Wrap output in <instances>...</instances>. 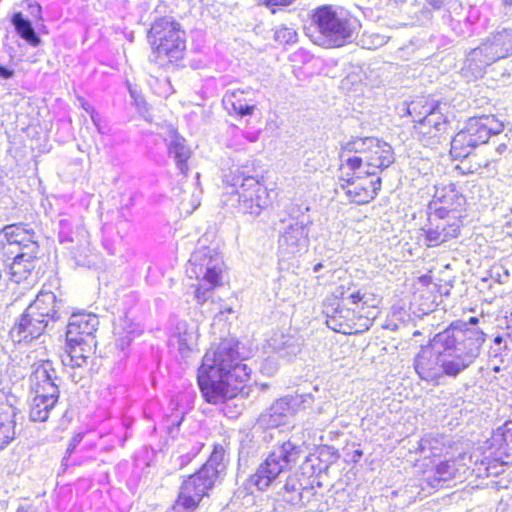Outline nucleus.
Wrapping results in <instances>:
<instances>
[{
  "instance_id": "f257e3e1",
  "label": "nucleus",
  "mask_w": 512,
  "mask_h": 512,
  "mask_svg": "<svg viewBox=\"0 0 512 512\" xmlns=\"http://www.w3.org/2000/svg\"><path fill=\"white\" fill-rule=\"evenodd\" d=\"M338 185L348 202L367 205L382 189L379 173L394 163L390 144L375 137H352L338 152Z\"/></svg>"
},
{
  "instance_id": "f03ea898",
  "label": "nucleus",
  "mask_w": 512,
  "mask_h": 512,
  "mask_svg": "<svg viewBox=\"0 0 512 512\" xmlns=\"http://www.w3.org/2000/svg\"><path fill=\"white\" fill-rule=\"evenodd\" d=\"M251 377L252 369L243 362L238 343L229 339H222L206 350L196 373L201 397L211 405L248 396Z\"/></svg>"
},
{
  "instance_id": "7ed1b4c3",
  "label": "nucleus",
  "mask_w": 512,
  "mask_h": 512,
  "mask_svg": "<svg viewBox=\"0 0 512 512\" xmlns=\"http://www.w3.org/2000/svg\"><path fill=\"white\" fill-rule=\"evenodd\" d=\"M150 48L149 60L161 69L176 70L183 67L187 53V33L174 17H157L146 33Z\"/></svg>"
},
{
  "instance_id": "20e7f679",
  "label": "nucleus",
  "mask_w": 512,
  "mask_h": 512,
  "mask_svg": "<svg viewBox=\"0 0 512 512\" xmlns=\"http://www.w3.org/2000/svg\"><path fill=\"white\" fill-rule=\"evenodd\" d=\"M484 334L479 330L466 327V323L451 324L437 336L441 351L440 372L443 376L456 377L469 367L476 358Z\"/></svg>"
},
{
  "instance_id": "39448f33",
  "label": "nucleus",
  "mask_w": 512,
  "mask_h": 512,
  "mask_svg": "<svg viewBox=\"0 0 512 512\" xmlns=\"http://www.w3.org/2000/svg\"><path fill=\"white\" fill-rule=\"evenodd\" d=\"M406 114L411 118V136L425 146L440 143L451 128L441 103L425 96L412 99L407 104Z\"/></svg>"
},
{
  "instance_id": "423d86ee",
  "label": "nucleus",
  "mask_w": 512,
  "mask_h": 512,
  "mask_svg": "<svg viewBox=\"0 0 512 512\" xmlns=\"http://www.w3.org/2000/svg\"><path fill=\"white\" fill-rule=\"evenodd\" d=\"M503 130L504 123L495 115L469 117L451 137L448 151L450 158L453 161L468 158L480 145L488 143L492 136L499 135Z\"/></svg>"
},
{
  "instance_id": "0eeeda50",
  "label": "nucleus",
  "mask_w": 512,
  "mask_h": 512,
  "mask_svg": "<svg viewBox=\"0 0 512 512\" xmlns=\"http://www.w3.org/2000/svg\"><path fill=\"white\" fill-rule=\"evenodd\" d=\"M225 264L221 257L211 251L194 255L188 262L186 276L191 284L194 299L203 305L211 300L214 291L224 285Z\"/></svg>"
},
{
  "instance_id": "6e6552de",
  "label": "nucleus",
  "mask_w": 512,
  "mask_h": 512,
  "mask_svg": "<svg viewBox=\"0 0 512 512\" xmlns=\"http://www.w3.org/2000/svg\"><path fill=\"white\" fill-rule=\"evenodd\" d=\"M300 456L301 450L296 444L290 440L282 442L277 449L269 452L255 471L248 476L247 489L251 493L266 491L278 481L282 473L298 462Z\"/></svg>"
},
{
  "instance_id": "1a4fd4ad",
  "label": "nucleus",
  "mask_w": 512,
  "mask_h": 512,
  "mask_svg": "<svg viewBox=\"0 0 512 512\" xmlns=\"http://www.w3.org/2000/svg\"><path fill=\"white\" fill-rule=\"evenodd\" d=\"M457 205L450 207L446 202L430 213L428 225L422 237L427 247H437L460 235L465 217L466 200L456 196Z\"/></svg>"
},
{
  "instance_id": "9d476101",
  "label": "nucleus",
  "mask_w": 512,
  "mask_h": 512,
  "mask_svg": "<svg viewBox=\"0 0 512 512\" xmlns=\"http://www.w3.org/2000/svg\"><path fill=\"white\" fill-rule=\"evenodd\" d=\"M225 195L237 197V208L244 215L259 216L271 205L269 190L264 177L235 176L233 182H225Z\"/></svg>"
},
{
  "instance_id": "9b49d317",
  "label": "nucleus",
  "mask_w": 512,
  "mask_h": 512,
  "mask_svg": "<svg viewBox=\"0 0 512 512\" xmlns=\"http://www.w3.org/2000/svg\"><path fill=\"white\" fill-rule=\"evenodd\" d=\"M311 23L330 47L344 46L353 34L350 19L331 4L315 8L311 13Z\"/></svg>"
},
{
  "instance_id": "f8f14e48",
  "label": "nucleus",
  "mask_w": 512,
  "mask_h": 512,
  "mask_svg": "<svg viewBox=\"0 0 512 512\" xmlns=\"http://www.w3.org/2000/svg\"><path fill=\"white\" fill-rule=\"evenodd\" d=\"M51 372H54V369L49 362L41 363L34 371V397L29 410L30 419L33 421H46L58 401L59 390Z\"/></svg>"
},
{
  "instance_id": "ddd939ff",
  "label": "nucleus",
  "mask_w": 512,
  "mask_h": 512,
  "mask_svg": "<svg viewBox=\"0 0 512 512\" xmlns=\"http://www.w3.org/2000/svg\"><path fill=\"white\" fill-rule=\"evenodd\" d=\"M340 294L345 311L351 314L355 320L365 324L366 330H368L376 310L381 305L382 297L372 287L358 286L354 282H350L347 287L341 285Z\"/></svg>"
},
{
  "instance_id": "4468645a",
  "label": "nucleus",
  "mask_w": 512,
  "mask_h": 512,
  "mask_svg": "<svg viewBox=\"0 0 512 512\" xmlns=\"http://www.w3.org/2000/svg\"><path fill=\"white\" fill-rule=\"evenodd\" d=\"M218 478L219 470L207 461L194 473L183 477L177 493L199 508L210 496Z\"/></svg>"
},
{
  "instance_id": "2eb2a0df",
  "label": "nucleus",
  "mask_w": 512,
  "mask_h": 512,
  "mask_svg": "<svg viewBox=\"0 0 512 512\" xmlns=\"http://www.w3.org/2000/svg\"><path fill=\"white\" fill-rule=\"evenodd\" d=\"M0 247L3 253L10 258L13 252H8L10 246L16 247V252H32L38 254L39 244L36 233L28 224H9L0 231Z\"/></svg>"
},
{
  "instance_id": "dca6fc26",
  "label": "nucleus",
  "mask_w": 512,
  "mask_h": 512,
  "mask_svg": "<svg viewBox=\"0 0 512 512\" xmlns=\"http://www.w3.org/2000/svg\"><path fill=\"white\" fill-rule=\"evenodd\" d=\"M439 361H441V351L436 342L419 351L414 362L415 371L422 380L439 385L441 379Z\"/></svg>"
},
{
  "instance_id": "f3484780",
  "label": "nucleus",
  "mask_w": 512,
  "mask_h": 512,
  "mask_svg": "<svg viewBox=\"0 0 512 512\" xmlns=\"http://www.w3.org/2000/svg\"><path fill=\"white\" fill-rule=\"evenodd\" d=\"M17 397L0 390V450L15 438V415Z\"/></svg>"
},
{
  "instance_id": "a211bd4d",
  "label": "nucleus",
  "mask_w": 512,
  "mask_h": 512,
  "mask_svg": "<svg viewBox=\"0 0 512 512\" xmlns=\"http://www.w3.org/2000/svg\"><path fill=\"white\" fill-rule=\"evenodd\" d=\"M98 317L89 312L74 313L67 325L66 337L79 341L97 342Z\"/></svg>"
},
{
  "instance_id": "6ab92c4d",
  "label": "nucleus",
  "mask_w": 512,
  "mask_h": 512,
  "mask_svg": "<svg viewBox=\"0 0 512 512\" xmlns=\"http://www.w3.org/2000/svg\"><path fill=\"white\" fill-rule=\"evenodd\" d=\"M48 325L39 316H33L32 311L26 308L19 321L14 325L12 333L18 337V341H32L43 335Z\"/></svg>"
},
{
  "instance_id": "aec40b11",
  "label": "nucleus",
  "mask_w": 512,
  "mask_h": 512,
  "mask_svg": "<svg viewBox=\"0 0 512 512\" xmlns=\"http://www.w3.org/2000/svg\"><path fill=\"white\" fill-rule=\"evenodd\" d=\"M32 315L39 316L48 324L60 319V310L56 295L51 291H41L28 307Z\"/></svg>"
},
{
  "instance_id": "412c9836",
  "label": "nucleus",
  "mask_w": 512,
  "mask_h": 512,
  "mask_svg": "<svg viewBox=\"0 0 512 512\" xmlns=\"http://www.w3.org/2000/svg\"><path fill=\"white\" fill-rule=\"evenodd\" d=\"M97 342L79 341L65 338V363L71 367H82L88 363V359L95 353Z\"/></svg>"
},
{
  "instance_id": "4be33fe9",
  "label": "nucleus",
  "mask_w": 512,
  "mask_h": 512,
  "mask_svg": "<svg viewBox=\"0 0 512 512\" xmlns=\"http://www.w3.org/2000/svg\"><path fill=\"white\" fill-rule=\"evenodd\" d=\"M325 314L327 326L335 332L351 335L366 331L365 324L355 320L351 314L345 316L343 309H333L331 312L327 309Z\"/></svg>"
},
{
  "instance_id": "5701e85b",
  "label": "nucleus",
  "mask_w": 512,
  "mask_h": 512,
  "mask_svg": "<svg viewBox=\"0 0 512 512\" xmlns=\"http://www.w3.org/2000/svg\"><path fill=\"white\" fill-rule=\"evenodd\" d=\"M480 45L495 63L512 53V33L507 30L496 32Z\"/></svg>"
},
{
  "instance_id": "b1692460",
  "label": "nucleus",
  "mask_w": 512,
  "mask_h": 512,
  "mask_svg": "<svg viewBox=\"0 0 512 512\" xmlns=\"http://www.w3.org/2000/svg\"><path fill=\"white\" fill-rule=\"evenodd\" d=\"M493 63L494 62L490 60L487 52H485L483 47L479 45L467 54L463 70L465 71L466 76L477 79L483 77L487 67Z\"/></svg>"
},
{
  "instance_id": "393cba45",
  "label": "nucleus",
  "mask_w": 512,
  "mask_h": 512,
  "mask_svg": "<svg viewBox=\"0 0 512 512\" xmlns=\"http://www.w3.org/2000/svg\"><path fill=\"white\" fill-rule=\"evenodd\" d=\"M171 142L168 145V153L176 162L177 168L183 176L189 171L188 161L192 156V152L186 145L185 139L180 136L176 129H171Z\"/></svg>"
},
{
  "instance_id": "a878e982",
  "label": "nucleus",
  "mask_w": 512,
  "mask_h": 512,
  "mask_svg": "<svg viewBox=\"0 0 512 512\" xmlns=\"http://www.w3.org/2000/svg\"><path fill=\"white\" fill-rule=\"evenodd\" d=\"M37 254L32 252H15L10 265L11 279L16 283L26 280L35 268Z\"/></svg>"
},
{
  "instance_id": "bb28decb",
  "label": "nucleus",
  "mask_w": 512,
  "mask_h": 512,
  "mask_svg": "<svg viewBox=\"0 0 512 512\" xmlns=\"http://www.w3.org/2000/svg\"><path fill=\"white\" fill-rule=\"evenodd\" d=\"M303 474L295 472L290 475L285 480L283 486V500L292 505L297 506L303 504V491L307 488L301 480Z\"/></svg>"
},
{
  "instance_id": "cd10ccee",
  "label": "nucleus",
  "mask_w": 512,
  "mask_h": 512,
  "mask_svg": "<svg viewBox=\"0 0 512 512\" xmlns=\"http://www.w3.org/2000/svg\"><path fill=\"white\" fill-rule=\"evenodd\" d=\"M17 34L31 46H38L41 43L39 36L34 31L29 20L25 19L21 12H16L11 17Z\"/></svg>"
},
{
  "instance_id": "c85d7f7f",
  "label": "nucleus",
  "mask_w": 512,
  "mask_h": 512,
  "mask_svg": "<svg viewBox=\"0 0 512 512\" xmlns=\"http://www.w3.org/2000/svg\"><path fill=\"white\" fill-rule=\"evenodd\" d=\"M308 241V235L303 225H290L280 235L279 243L283 247H298Z\"/></svg>"
},
{
  "instance_id": "c756f323",
  "label": "nucleus",
  "mask_w": 512,
  "mask_h": 512,
  "mask_svg": "<svg viewBox=\"0 0 512 512\" xmlns=\"http://www.w3.org/2000/svg\"><path fill=\"white\" fill-rule=\"evenodd\" d=\"M197 509V506L177 493L175 500L165 512H195Z\"/></svg>"
},
{
  "instance_id": "7c9ffc66",
  "label": "nucleus",
  "mask_w": 512,
  "mask_h": 512,
  "mask_svg": "<svg viewBox=\"0 0 512 512\" xmlns=\"http://www.w3.org/2000/svg\"><path fill=\"white\" fill-rule=\"evenodd\" d=\"M114 341L115 345L123 349L125 346H128L132 340L131 333L127 332L124 335V329L122 327L116 326L114 328Z\"/></svg>"
},
{
  "instance_id": "2f4dec72",
  "label": "nucleus",
  "mask_w": 512,
  "mask_h": 512,
  "mask_svg": "<svg viewBox=\"0 0 512 512\" xmlns=\"http://www.w3.org/2000/svg\"><path fill=\"white\" fill-rule=\"evenodd\" d=\"M254 110L255 105H246L236 102H233L231 104V113H234L239 117L252 115L254 113Z\"/></svg>"
},
{
  "instance_id": "473e14b6",
  "label": "nucleus",
  "mask_w": 512,
  "mask_h": 512,
  "mask_svg": "<svg viewBox=\"0 0 512 512\" xmlns=\"http://www.w3.org/2000/svg\"><path fill=\"white\" fill-rule=\"evenodd\" d=\"M29 15L34 22H43L42 8L40 4L35 1L28 0L26 2Z\"/></svg>"
},
{
  "instance_id": "72a5a7b5",
  "label": "nucleus",
  "mask_w": 512,
  "mask_h": 512,
  "mask_svg": "<svg viewBox=\"0 0 512 512\" xmlns=\"http://www.w3.org/2000/svg\"><path fill=\"white\" fill-rule=\"evenodd\" d=\"M436 471H437L438 474L446 476V477L453 476L452 467H451L449 461L440 462L436 466Z\"/></svg>"
},
{
  "instance_id": "f704fd0d",
  "label": "nucleus",
  "mask_w": 512,
  "mask_h": 512,
  "mask_svg": "<svg viewBox=\"0 0 512 512\" xmlns=\"http://www.w3.org/2000/svg\"><path fill=\"white\" fill-rule=\"evenodd\" d=\"M13 74H14L13 70L0 65V78L9 79L13 76Z\"/></svg>"
},
{
  "instance_id": "c9c22d12",
  "label": "nucleus",
  "mask_w": 512,
  "mask_h": 512,
  "mask_svg": "<svg viewBox=\"0 0 512 512\" xmlns=\"http://www.w3.org/2000/svg\"><path fill=\"white\" fill-rule=\"evenodd\" d=\"M427 3L434 9V10H438L440 9L443 4H444V1L443 0H427Z\"/></svg>"
},
{
  "instance_id": "e433bc0d",
  "label": "nucleus",
  "mask_w": 512,
  "mask_h": 512,
  "mask_svg": "<svg viewBox=\"0 0 512 512\" xmlns=\"http://www.w3.org/2000/svg\"><path fill=\"white\" fill-rule=\"evenodd\" d=\"M173 91H174V89H173L172 85L170 83H168L166 91H164L163 93H159V95L164 98H167L169 95H171L173 93Z\"/></svg>"
},
{
  "instance_id": "4c0bfd02",
  "label": "nucleus",
  "mask_w": 512,
  "mask_h": 512,
  "mask_svg": "<svg viewBox=\"0 0 512 512\" xmlns=\"http://www.w3.org/2000/svg\"><path fill=\"white\" fill-rule=\"evenodd\" d=\"M478 322H479V319L477 317H474V316L470 317L469 320H468V323L473 324V325L477 324Z\"/></svg>"
},
{
  "instance_id": "58836bf2",
  "label": "nucleus",
  "mask_w": 512,
  "mask_h": 512,
  "mask_svg": "<svg viewBox=\"0 0 512 512\" xmlns=\"http://www.w3.org/2000/svg\"><path fill=\"white\" fill-rule=\"evenodd\" d=\"M503 5L505 7H511L512 6V0H503Z\"/></svg>"
},
{
  "instance_id": "ea45409f",
  "label": "nucleus",
  "mask_w": 512,
  "mask_h": 512,
  "mask_svg": "<svg viewBox=\"0 0 512 512\" xmlns=\"http://www.w3.org/2000/svg\"><path fill=\"white\" fill-rule=\"evenodd\" d=\"M495 342L500 343V342H501V338H500V337H497V338L495 339Z\"/></svg>"
},
{
  "instance_id": "a19ab883",
  "label": "nucleus",
  "mask_w": 512,
  "mask_h": 512,
  "mask_svg": "<svg viewBox=\"0 0 512 512\" xmlns=\"http://www.w3.org/2000/svg\"><path fill=\"white\" fill-rule=\"evenodd\" d=\"M493 370H494L495 372H498V371H499V367H498V366H496V367H494V368H493Z\"/></svg>"
},
{
  "instance_id": "79ce46f5",
  "label": "nucleus",
  "mask_w": 512,
  "mask_h": 512,
  "mask_svg": "<svg viewBox=\"0 0 512 512\" xmlns=\"http://www.w3.org/2000/svg\"><path fill=\"white\" fill-rule=\"evenodd\" d=\"M395 3L403 2L404 0H393Z\"/></svg>"
}]
</instances>
